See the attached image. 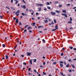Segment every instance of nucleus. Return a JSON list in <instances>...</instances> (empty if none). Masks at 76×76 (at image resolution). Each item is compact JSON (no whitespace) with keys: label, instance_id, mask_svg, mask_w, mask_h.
<instances>
[{"label":"nucleus","instance_id":"ea45409f","mask_svg":"<svg viewBox=\"0 0 76 76\" xmlns=\"http://www.w3.org/2000/svg\"><path fill=\"white\" fill-rule=\"evenodd\" d=\"M56 31V29H53L52 30V31Z\"/></svg>","mask_w":76,"mask_h":76},{"label":"nucleus","instance_id":"8fccbe9b","mask_svg":"<svg viewBox=\"0 0 76 76\" xmlns=\"http://www.w3.org/2000/svg\"><path fill=\"white\" fill-rule=\"evenodd\" d=\"M51 24H52V25H53V24H54V22L53 21H52L51 22Z\"/></svg>","mask_w":76,"mask_h":76},{"label":"nucleus","instance_id":"6e6d98bb","mask_svg":"<svg viewBox=\"0 0 76 76\" xmlns=\"http://www.w3.org/2000/svg\"><path fill=\"white\" fill-rule=\"evenodd\" d=\"M67 58V57L66 56L65 58H64L65 59V60H66V58Z\"/></svg>","mask_w":76,"mask_h":76},{"label":"nucleus","instance_id":"1a4fd4ad","mask_svg":"<svg viewBox=\"0 0 76 76\" xmlns=\"http://www.w3.org/2000/svg\"><path fill=\"white\" fill-rule=\"evenodd\" d=\"M60 74H61V75H62V76H65V75H64L63 74V73H62V72H60Z\"/></svg>","mask_w":76,"mask_h":76},{"label":"nucleus","instance_id":"c756f323","mask_svg":"<svg viewBox=\"0 0 76 76\" xmlns=\"http://www.w3.org/2000/svg\"><path fill=\"white\" fill-rule=\"evenodd\" d=\"M70 21H72V17L70 18Z\"/></svg>","mask_w":76,"mask_h":76},{"label":"nucleus","instance_id":"4c0bfd02","mask_svg":"<svg viewBox=\"0 0 76 76\" xmlns=\"http://www.w3.org/2000/svg\"><path fill=\"white\" fill-rule=\"evenodd\" d=\"M30 26H28L27 28V29H28V30H30Z\"/></svg>","mask_w":76,"mask_h":76},{"label":"nucleus","instance_id":"2eb2a0df","mask_svg":"<svg viewBox=\"0 0 76 76\" xmlns=\"http://www.w3.org/2000/svg\"><path fill=\"white\" fill-rule=\"evenodd\" d=\"M62 12H64V13H66V10H63Z\"/></svg>","mask_w":76,"mask_h":76},{"label":"nucleus","instance_id":"a878e982","mask_svg":"<svg viewBox=\"0 0 76 76\" xmlns=\"http://www.w3.org/2000/svg\"><path fill=\"white\" fill-rule=\"evenodd\" d=\"M19 25H22V23H21V22H20L19 23Z\"/></svg>","mask_w":76,"mask_h":76},{"label":"nucleus","instance_id":"a211bd4d","mask_svg":"<svg viewBox=\"0 0 76 76\" xmlns=\"http://www.w3.org/2000/svg\"><path fill=\"white\" fill-rule=\"evenodd\" d=\"M47 7L48 9H49L50 10H51V7H50L48 6Z\"/></svg>","mask_w":76,"mask_h":76},{"label":"nucleus","instance_id":"7ed1b4c3","mask_svg":"<svg viewBox=\"0 0 76 76\" xmlns=\"http://www.w3.org/2000/svg\"><path fill=\"white\" fill-rule=\"evenodd\" d=\"M38 12H41V7H39L38 8Z\"/></svg>","mask_w":76,"mask_h":76},{"label":"nucleus","instance_id":"6ab92c4d","mask_svg":"<svg viewBox=\"0 0 76 76\" xmlns=\"http://www.w3.org/2000/svg\"><path fill=\"white\" fill-rule=\"evenodd\" d=\"M69 48H70V49H71V50H72V49H73V47H70V46L69 47Z\"/></svg>","mask_w":76,"mask_h":76},{"label":"nucleus","instance_id":"f03ea898","mask_svg":"<svg viewBox=\"0 0 76 76\" xmlns=\"http://www.w3.org/2000/svg\"><path fill=\"white\" fill-rule=\"evenodd\" d=\"M21 7L25 9H26V6H25V5H21Z\"/></svg>","mask_w":76,"mask_h":76},{"label":"nucleus","instance_id":"de8ad7c7","mask_svg":"<svg viewBox=\"0 0 76 76\" xmlns=\"http://www.w3.org/2000/svg\"><path fill=\"white\" fill-rule=\"evenodd\" d=\"M39 15V13H38V12L36 13V15Z\"/></svg>","mask_w":76,"mask_h":76},{"label":"nucleus","instance_id":"f8f14e48","mask_svg":"<svg viewBox=\"0 0 76 76\" xmlns=\"http://www.w3.org/2000/svg\"><path fill=\"white\" fill-rule=\"evenodd\" d=\"M33 61L35 63L37 61V59H34L33 60Z\"/></svg>","mask_w":76,"mask_h":76},{"label":"nucleus","instance_id":"7c9ffc66","mask_svg":"<svg viewBox=\"0 0 76 76\" xmlns=\"http://www.w3.org/2000/svg\"><path fill=\"white\" fill-rule=\"evenodd\" d=\"M22 16H25V14H24V13L23 12L22 13Z\"/></svg>","mask_w":76,"mask_h":76},{"label":"nucleus","instance_id":"3c124183","mask_svg":"<svg viewBox=\"0 0 76 76\" xmlns=\"http://www.w3.org/2000/svg\"><path fill=\"white\" fill-rule=\"evenodd\" d=\"M40 67H44V66H42V65H41L40 66Z\"/></svg>","mask_w":76,"mask_h":76},{"label":"nucleus","instance_id":"58836bf2","mask_svg":"<svg viewBox=\"0 0 76 76\" xmlns=\"http://www.w3.org/2000/svg\"><path fill=\"white\" fill-rule=\"evenodd\" d=\"M43 75H46V73H45L44 72H43Z\"/></svg>","mask_w":76,"mask_h":76},{"label":"nucleus","instance_id":"9b49d317","mask_svg":"<svg viewBox=\"0 0 76 76\" xmlns=\"http://www.w3.org/2000/svg\"><path fill=\"white\" fill-rule=\"evenodd\" d=\"M55 28L56 29H58V26L57 25H56L55 26Z\"/></svg>","mask_w":76,"mask_h":76},{"label":"nucleus","instance_id":"473e14b6","mask_svg":"<svg viewBox=\"0 0 76 76\" xmlns=\"http://www.w3.org/2000/svg\"><path fill=\"white\" fill-rule=\"evenodd\" d=\"M72 66L73 68H75V66H74L73 65H72Z\"/></svg>","mask_w":76,"mask_h":76},{"label":"nucleus","instance_id":"680f3d73","mask_svg":"<svg viewBox=\"0 0 76 76\" xmlns=\"http://www.w3.org/2000/svg\"><path fill=\"white\" fill-rule=\"evenodd\" d=\"M28 8L26 9V12H28Z\"/></svg>","mask_w":76,"mask_h":76},{"label":"nucleus","instance_id":"412c9836","mask_svg":"<svg viewBox=\"0 0 76 76\" xmlns=\"http://www.w3.org/2000/svg\"><path fill=\"white\" fill-rule=\"evenodd\" d=\"M69 66H70V65L68 64V65H66V67H69Z\"/></svg>","mask_w":76,"mask_h":76},{"label":"nucleus","instance_id":"dca6fc26","mask_svg":"<svg viewBox=\"0 0 76 76\" xmlns=\"http://www.w3.org/2000/svg\"><path fill=\"white\" fill-rule=\"evenodd\" d=\"M68 61L69 62H70L71 63H72V60H71V59H69L68 60Z\"/></svg>","mask_w":76,"mask_h":76},{"label":"nucleus","instance_id":"aec40b11","mask_svg":"<svg viewBox=\"0 0 76 76\" xmlns=\"http://www.w3.org/2000/svg\"><path fill=\"white\" fill-rule=\"evenodd\" d=\"M2 47H3L4 48H5V47H6V45H5L4 44H3L2 45Z\"/></svg>","mask_w":76,"mask_h":76},{"label":"nucleus","instance_id":"5701e85b","mask_svg":"<svg viewBox=\"0 0 76 76\" xmlns=\"http://www.w3.org/2000/svg\"><path fill=\"white\" fill-rule=\"evenodd\" d=\"M60 66L61 67H63V64H60Z\"/></svg>","mask_w":76,"mask_h":76},{"label":"nucleus","instance_id":"bb28decb","mask_svg":"<svg viewBox=\"0 0 76 76\" xmlns=\"http://www.w3.org/2000/svg\"><path fill=\"white\" fill-rule=\"evenodd\" d=\"M30 64H32V60H31L30 61Z\"/></svg>","mask_w":76,"mask_h":76},{"label":"nucleus","instance_id":"2f4dec72","mask_svg":"<svg viewBox=\"0 0 76 76\" xmlns=\"http://www.w3.org/2000/svg\"><path fill=\"white\" fill-rule=\"evenodd\" d=\"M3 16H2L1 15L0 16V19H3Z\"/></svg>","mask_w":76,"mask_h":76},{"label":"nucleus","instance_id":"bf43d9fd","mask_svg":"<svg viewBox=\"0 0 76 76\" xmlns=\"http://www.w3.org/2000/svg\"><path fill=\"white\" fill-rule=\"evenodd\" d=\"M13 19L14 20H15V19L16 20L17 18H15V17H13Z\"/></svg>","mask_w":76,"mask_h":76},{"label":"nucleus","instance_id":"4d7b16f0","mask_svg":"<svg viewBox=\"0 0 76 76\" xmlns=\"http://www.w3.org/2000/svg\"><path fill=\"white\" fill-rule=\"evenodd\" d=\"M39 4H36V5H37V6H39Z\"/></svg>","mask_w":76,"mask_h":76},{"label":"nucleus","instance_id":"e2e57ef3","mask_svg":"<svg viewBox=\"0 0 76 76\" xmlns=\"http://www.w3.org/2000/svg\"><path fill=\"white\" fill-rule=\"evenodd\" d=\"M73 27H70V28H69V29H73Z\"/></svg>","mask_w":76,"mask_h":76},{"label":"nucleus","instance_id":"ddd939ff","mask_svg":"<svg viewBox=\"0 0 76 76\" xmlns=\"http://www.w3.org/2000/svg\"><path fill=\"white\" fill-rule=\"evenodd\" d=\"M10 8L11 9H12V10H15V9H14L13 7H10Z\"/></svg>","mask_w":76,"mask_h":76},{"label":"nucleus","instance_id":"c85d7f7f","mask_svg":"<svg viewBox=\"0 0 76 76\" xmlns=\"http://www.w3.org/2000/svg\"><path fill=\"white\" fill-rule=\"evenodd\" d=\"M54 22L55 23H56V20L55 19H54Z\"/></svg>","mask_w":76,"mask_h":76},{"label":"nucleus","instance_id":"864d4df0","mask_svg":"<svg viewBox=\"0 0 76 76\" xmlns=\"http://www.w3.org/2000/svg\"><path fill=\"white\" fill-rule=\"evenodd\" d=\"M34 72H35V73H37V70H36V69H34Z\"/></svg>","mask_w":76,"mask_h":76},{"label":"nucleus","instance_id":"0e129e2a","mask_svg":"<svg viewBox=\"0 0 76 76\" xmlns=\"http://www.w3.org/2000/svg\"><path fill=\"white\" fill-rule=\"evenodd\" d=\"M31 19L32 20H34V19H35V18H31Z\"/></svg>","mask_w":76,"mask_h":76},{"label":"nucleus","instance_id":"a19ab883","mask_svg":"<svg viewBox=\"0 0 76 76\" xmlns=\"http://www.w3.org/2000/svg\"><path fill=\"white\" fill-rule=\"evenodd\" d=\"M29 26V25H28L24 27V28H26V27H27V26Z\"/></svg>","mask_w":76,"mask_h":76},{"label":"nucleus","instance_id":"338daca9","mask_svg":"<svg viewBox=\"0 0 76 76\" xmlns=\"http://www.w3.org/2000/svg\"><path fill=\"white\" fill-rule=\"evenodd\" d=\"M73 50H75V51H76V48H74Z\"/></svg>","mask_w":76,"mask_h":76},{"label":"nucleus","instance_id":"09e8293b","mask_svg":"<svg viewBox=\"0 0 76 76\" xmlns=\"http://www.w3.org/2000/svg\"><path fill=\"white\" fill-rule=\"evenodd\" d=\"M42 41L44 42H45V40H44V39H43Z\"/></svg>","mask_w":76,"mask_h":76},{"label":"nucleus","instance_id":"f3484780","mask_svg":"<svg viewBox=\"0 0 76 76\" xmlns=\"http://www.w3.org/2000/svg\"><path fill=\"white\" fill-rule=\"evenodd\" d=\"M72 23V22L71 21H69L67 23Z\"/></svg>","mask_w":76,"mask_h":76},{"label":"nucleus","instance_id":"0eeeda50","mask_svg":"<svg viewBox=\"0 0 76 76\" xmlns=\"http://www.w3.org/2000/svg\"><path fill=\"white\" fill-rule=\"evenodd\" d=\"M16 20L15 21L16 23H18V22H19V19H18V18H17L16 19Z\"/></svg>","mask_w":76,"mask_h":76},{"label":"nucleus","instance_id":"37998d69","mask_svg":"<svg viewBox=\"0 0 76 76\" xmlns=\"http://www.w3.org/2000/svg\"><path fill=\"white\" fill-rule=\"evenodd\" d=\"M64 16H65V18L67 17V15H66V14Z\"/></svg>","mask_w":76,"mask_h":76},{"label":"nucleus","instance_id":"774afa93","mask_svg":"<svg viewBox=\"0 0 76 76\" xmlns=\"http://www.w3.org/2000/svg\"><path fill=\"white\" fill-rule=\"evenodd\" d=\"M44 10H47V8H45L44 9Z\"/></svg>","mask_w":76,"mask_h":76},{"label":"nucleus","instance_id":"13d9d810","mask_svg":"<svg viewBox=\"0 0 76 76\" xmlns=\"http://www.w3.org/2000/svg\"><path fill=\"white\" fill-rule=\"evenodd\" d=\"M6 8H7V9H8L9 10V9H10V8H9L8 7H6Z\"/></svg>","mask_w":76,"mask_h":76},{"label":"nucleus","instance_id":"e433bc0d","mask_svg":"<svg viewBox=\"0 0 76 76\" xmlns=\"http://www.w3.org/2000/svg\"><path fill=\"white\" fill-rule=\"evenodd\" d=\"M70 5V4H66V6H69Z\"/></svg>","mask_w":76,"mask_h":76},{"label":"nucleus","instance_id":"052dcab7","mask_svg":"<svg viewBox=\"0 0 76 76\" xmlns=\"http://www.w3.org/2000/svg\"><path fill=\"white\" fill-rule=\"evenodd\" d=\"M58 3V1H56L55 3V4H57V3Z\"/></svg>","mask_w":76,"mask_h":76},{"label":"nucleus","instance_id":"5fc2aeb1","mask_svg":"<svg viewBox=\"0 0 76 76\" xmlns=\"http://www.w3.org/2000/svg\"><path fill=\"white\" fill-rule=\"evenodd\" d=\"M60 63H62V64H63V62L62 61H60Z\"/></svg>","mask_w":76,"mask_h":76},{"label":"nucleus","instance_id":"cd10ccee","mask_svg":"<svg viewBox=\"0 0 76 76\" xmlns=\"http://www.w3.org/2000/svg\"><path fill=\"white\" fill-rule=\"evenodd\" d=\"M33 26H35V24H36V23H33Z\"/></svg>","mask_w":76,"mask_h":76},{"label":"nucleus","instance_id":"72a5a7b5","mask_svg":"<svg viewBox=\"0 0 76 76\" xmlns=\"http://www.w3.org/2000/svg\"><path fill=\"white\" fill-rule=\"evenodd\" d=\"M23 64H24V65H25V66H26V63L25 62H23Z\"/></svg>","mask_w":76,"mask_h":76},{"label":"nucleus","instance_id":"f257e3e1","mask_svg":"<svg viewBox=\"0 0 76 76\" xmlns=\"http://www.w3.org/2000/svg\"><path fill=\"white\" fill-rule=\"evenodd\" d=\"M27 56H30L31 55V52H27Z\"/></svg>","mask_w":76,"mask_h":76},{"label":"nucleus","instance_id":"b1692460","mask_svg":"<svg viewBox=\"0 0 76 76\" xmlns=\"http://www.w3.org/2000/svg\"><path fill=\"white\" fill-rule=\"evenodd\" d=\"M40 7H42L43 6V4H39V6Z\"/></svg>","mask_w":76,"mask_h":76},{"label":"nucleus","instance_id":"4be33fe9","mask_svg":"<svg viewBox=\"0 0 76 76\" xmlns=\"http://www.w3.org/2000/svg\"><path fill=\"white\" fill-rule=\"evenodd\" d=\"M46 4L47 5H50V3L48 2L46 3Z\"/></svg>","mask_w":76,"mask_h":76},{"label":"nucleus","instance_id":"39448f33","mask_svg":"<svg viewBox=\"0 0 76 76\" xmlns=\"http://www.w3.org/2000/svg\"><path fill=\"white\" fill-rule=\"evenodd\" d=\"M19 12H20V11L19 10H18L17 11V12L15 13V15H17V13H19Z\"/></svg>","mask_w":76,"mask_h":76},{"label":"nucleus","instance_id":"20e7f679","mask_svg":"<svg viewBox=\"0 0 76 76\" xmlns=\"http://www.w3.org/2000/svg\"><path fill=\"white\" fill-rule=\"evenodd\" d=\"M51 14H52V15H56V13L54 12H51Z\"/></svg>","mask_w":76,"mask_h":76},{"label":"nucleus","instance_id":"6e6552de","mask_svg":"<svg viewBox=\"0 0 76 76\" xmlns=\"http://www.w3.org/2000/svg\"><path fill=\"white\" fill-rule=\"evenodd\" d=\"M55 12L56 13H60V11L58 10H56Z\"/></svg>","mask_w":76,"mask_h":76},{"label":"nucleus","instance_id":"9d476101","mask_svg":"<svg viewBox=\"0 0 76 76\" xmlns=\"http://www.w3.org/2000/svg\"><path fill=\"white\" fill-rule=\"evenodd\" d=\"M5 57H6V59H7H7L9 58V56L7 55H6Z\"/></svg>","mask_w":76,"mask_h":76},{"label":"nucleus","instance_id":"393cba45","mask_svg":"<svg viewBox=\"0 0 76 76\" xmlns=\"http://www.w3.org/2000/svg\"><path fill=\"white\" fill-rule=\"evenodd\" d=\"M15 4H17V3H18L19 2V1H15Z\"/></svg>","mask_w":76,"mask_h":76},{"label":"nucleus","instance_id":"79ce46f5","mask_svg":"<svg viewBox=\"0 0 76 76\" xmlns=\"http://www.w3.org/2000/svg\"><path fill=\"white\" fill-rule=\"evenodd\" d=\"M62 51H64V50H65V49H64V48H62Z\"/></svg>","mask_w":76,"mask_h":76},{"label":"nucleus","instance_id":"603ef678","mask_svg":"<svg viewBox=\"0 0 76 76\" xmlns=\"http://www.w3.org/2000/svg\"><path fill=\"white\" fill-rule=\"evenodd\" d=\"M22 1L24 3H26V2H25V1L24 0H22Z\"/></svg>","mask_w":76,"mask_h":76},{"label":"nucleus","instance_id":"f704fd0d","mask_svg":"<svg viewBox=\"0 0 76 76\" xmlns=\"http://www.w3.org/2000/svg\"><path fill=\"white\" fill-rule=\"evenodd\" d=\"M53 64H57V63L56 62H54L53 63Z\"/></svg>","mask_w":76,"mask_h":76},{"label":"nucleus","instance_id":"423d86ee","mask_svg":"<svg viewBox=\"0 0 76 76\" xmlns=\"http://www.w3.org/2000/svg\"><path fill=\"white\" fill-rule=\"evenodd\" d=\"M44 26H40L38 27V29H40V28H44Z\"/></svg>","mask_w":76,"mask_h":76},{"label":"nucleus","instance_id":"c03bdc74","mask_svg":"<svg viewBox=\"0 0 76 76\" xmlns=\"http://www.w3.org/2000/svg\"><path fill=\"white\" fill-rule=\"evenodd\" d=\"M64 55V54H63V53H62L61 55V56H63Z\"/></svg>","mask_w":76,"mask_h":76},{"label":"nucleus","instance_id":"4468645a","mask_svg":"<svg viewBox=\"0 0 76 76\" xmlns=\"http://www.w3.org/2000/svg\"><path fill=\"white\" fill-rule=\"evenodd\" d=\"M44 22L46 23H47V22H48V20H46L44 21Z\"/></svg>","mask_w":76,"mask_h":76},{"label":"nucleus","instance_id":"49530a36","mask_svg":"<svg viewBox=\"0 0 76 76\" xmlns=\"http://www.w3.org/2000/svg\"><path fill=\"white\" fill-rule=\"evenodd\" d=\"M28 11L29 12H31V11H32V10H28Z\"/></svg>","mask_w":76,"mask_h":76},{"label":"nucleus","instance_id":"c9c22d12","mask_svg":"<svg viewBox=\"0 0 76 76\" xmlns=\"http://www.w3.org/2000/svg\"><path fill=\"white\" fill-rule=\"evenodd\" d=\"M31 70V68H29L28 69V71L29 72V71H30Z\"/></svg>","mask_w":76,"mask_h":76},{"label":"nucleus","instance_id":"69168bd1","mask_svg":"<svg viewBox=\"0 0 76 76\" xmlns=\"http://www.w3.org/2000/svg\"><path fill=\"white\" fill-rule=\"evenodd\" d=\"M59 7H62V5H60L59 6Z\"/></svg>","mask_w":76,"mask_h":76},{"label":"nucleus","instance_id":"a18cd8bd","mask_svg":"<svg viewBox=\"0 0 76 76\" xmlns=\"http://www.w3.org/2000/svg\"><path fill=\"white\" fill-rule=\"evenodd\" d=\"M28 32H31V33H32V31L31 30H29Z\"/></svg>","mask_w":76,"mask_h":76}]
</instances>
